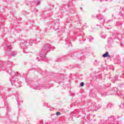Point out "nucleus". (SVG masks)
I'll return each mask as SVG.
<instances>
[{
  "instance_id": "obj_3",
  "label": "nucleus",
  "mask_w": 124,
  "mask_h": 124,
  "mask_svg": "<svg viewBox=\"0 0 124 124\" xmlns=\"http://www.w3.org/2000/svg\"><path fill=\"white\" fill-rule=\"evenodd\" d=\"M80 86H81V87H83V86H84V82H81V83H80Z\"/></svg>"
},
{
  "instance_id": "obj_2",
  "label": "nucleus",
  "mask_w": 124,
  "mask_h": 124,
  "mask_svg": "<svg viewBox=\"0 0 124 124\" xmlns=\"http://www.w3.org/2000/svg\"><path fill=\"white\" fill-rule=\"evenodd\" d=\"M61 115V112L58 111L56 112V116H60Z\"/></svg>"
},
{
  "instance_id": "obj_1",
  "label": "nucleus",
  "mask_w": 124,
  "mask_h": 124,
  "mask_svg": "<svg viewBox=\"0 0 124 124\" xmlns=\"http://www.w3.org/2000/svg\"><path fill=\"white\" fill-rule=\"evenodd\" d=\"M103 58H111V55H109V52H106V53L103 55Z\"/></svg>"
}]
</instances>
